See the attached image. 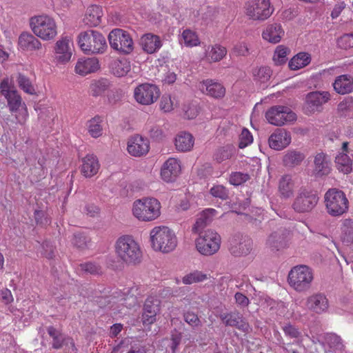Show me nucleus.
<instances>
[{
  "mask_svg": "<svg viewBox=\"0 0 353 353\" xmlns=\"http://www.w3.org/2000/svg\"><path fill=\"white\" fill-rule=\"evenodd\" d=\"M0 93L6 99L8 109L14 116L17 123L24 125L29 117L26 105L8 77L0 83Z\"/></svg>",
  "mask_w": 353,
  "mask_h": 353,
  "instance_id": "1",
  "label": "nucleus"
},
{
  "mask_svg": "<svg viewBox=\"0 0 353 353\" xmlns=\"http://www.w3.org/2000/svg\"><path fill=\"white\" fill-rule=\"evenodd\" d=\"M150 240L152 249L162 253L172 252L178 243L175 232L165 225L153 228L150 232Z\"/></svg>",
  "mask_w": 353,
  "mask_h": 353,
  "instance_id": "2",
  "label": "nucleus"
},
{
  "mask_svg": "<svg viewBox=\"0 0 353 353\" xmlns=\"http://www.w3.org/2000/svg\"><path fill=\"white\" fill-rule=\"evenodd\" d=\"M117 256L127 264H137L141 262L142 252L139 244L130 235L120 236L115 243Z\"/></svg>",
  "mask_w": 353,
  "mask_h": 353,
  "instance_id": "3",
  "label": "nucleus"
},
{
  "mask_svg": "<svg viewBox=\"0 0 353 353\" xmlns=\"http://www.w3.org/2000/svg\"><path fill=\"white\" fill-rule=\"evenodd\" d=\"M159 201L152 197H144L134 201L132 214L139 221L149 222L157 219L161 214Z\"/></svg>",
  "mask_w": 353,
  "mask_h": 353,
  "instance_id": "4",
  "label": "nucleus"
},
{
  "mask_svg": "<svg viewBox=\"0 0 353 353\" xmlns=\"http://www.w3.org/2000/svg\"><path fill=\"white\" fill-rule=\"evenodd\" d=\"M77 43L81 50L87 54H102L108 48L105 37L92 30L81 32Z\"/></svg>",
  "mask_w": 353,
  "mask_h": 353,
  "instance_id": "5",
  "label": "nucleus"
},
{
  "mask_svg": "<svg viewBox=\"0 0 353 353\" xmlns=\"http://www.w3.org/2000/svg\"><path fill=\"white\" fill-rule=\"evenodd\" d=\"M30 26L35 36L43 41H50L57 35V26L53 18L42 14L30 19Z\"/></svg>",
  "mask_w": 353,
  "mask_h": 353,
  "instance_id": "6",
  "label": "nucleus"
},
{
  "mask_svg": "<svg viewBox=\"0 0 353 353\" xmlns=\"http://www.w3.org/2000/svg\"><path fill=\"white\" fill-rule=\"evenodd\" d=\"M324 203L328 214L340 216L349 208V201L345 193L336 188L329 189L324 195Z\"/></svg>",
  "mask_w": 353,
  "mask_h": 353,
  "instance_id": "7",
  "label": "nucleus"
},
{
  "mask_svg": "<svg viewBox=\"0 0 353 353\" xmlns=\"http://www.w3.org/2000/svg\"><path fill=\"white\" fill-rule=\"evenodd\" d=\"M314 279L312 270L307 265H296L291 269L288 282L291 288L298 292L307 291Z\"/></svg>",
  "mask_w": 353,
  "mask_h": 353,
  "instance_id": "8",
  "label": "nucleus"
},
{
  "mask_svg": "<svg viewBox=\"0 0 353 353\" xmlns=\"http://www.w3.org/2000/svg\"><path fill=\"white\" fill-rule=\"evenodd\" d=\"M221 236L215 231L206 230L195 240L196 250L203 256H212L220 249Z\"/></svg>",
  "mask_w": 353,
  "mask_h": 353,
  "instance_id": "9",
  "label": "nucleus"
},
{
  "mask_svg": "<svg viewBox=\"0 0 353 353\" xmlns=\"http://www.w3.org/2000/svg\"><path fill=\"white\" fill-rule=\"evenodd\" d=\"M319 202V197L313 191L305 188H300L292 205V209L298 213L311 212Z\"/></svg>",
  "mask_w": 353,
  "mask_h": 353,
  "instance_id": "10",
  "label": "nucleus"
},
{
  "mask_svg": "<svg viewBox=\"0 0 353 353\" xmlns=\"http://www.w3.org/2000/svg\"><path fill=\"white\" fill-rule=\"evenodd\" d=\"M110 46L123 54H130L134 50V42L130 34L122 29H114L108 35Z\"/></svg>",
  "mask_w": 353,
  "mask_h": 353,
  "instance_id": "11",
  "label": "nucleus"
},
{
  "mask_svg": "<svg viewBox=\"0 0 353 353\" xmlns=\"http://www.w3.org/2000/svg\"><path fill=\"white\" fill-rule=\"evenodd\" d=\"M245 10L250 19L260 21L268 19L273 12L270 7V0H248Z\"/></svg>",
  "mask_w": 353,
  "mask_h": 353,
  "instance_id": "12",
  "label": "nucleus"
},
{
  "mask_svg": "<svg viewBox=\"0 0 353 353\" xmlns=\"http://www.w3.org/2000/svg\"><path fill=\"white\" fill-rule=\"evenodd\" d=\"M268 123L281 126L296 120V114L288 107L276 105L270 108L265 113Z\"/></svg>",
  "mask_w": 353,
  "mask_h": 353,
  "instance_id": "13",
  "label": "nucleus"
},
{
  "mask_svg": "<svg viewBox=\"0 0 353 353\" xmlns=\"http://www.w3.org/2000/svg\"><path fill=\"white\" fill-rule=\"evenodd\" d=\"M73 41L69 36H61L54 46V61L57 64H65L72 57Z\"/></svg>",
  "mask_w": 353,
  "mask_h": 353,
  "instance_id": "14",
  "label": "nucleus"
},
{
  "mask_svg": "<svg viewBox=\"0 0 353 353\" xmlns=\"http://www.w3.org/2000/svg\"><path fill=\"white\" fill-rule=\"evenodd\" d=\"M159 89L155 85L142 83L134 90V97L139 104L149 105L154 103L159 97Z\"/></svg>",
  "mask_w": 353,
  "mask_h": 353,
  "instance_id": "15",
  "label": "nucleus"
},
{
  "mask_svg": "<svg viewBox=\"0 0 353 353\" xmlns=\"http://www.w3.org/2000/svg\"><path fill=\"white\" fill-rule=\"evenodd\" d=\"M252 240L246 235L237 234L229 240V250L234 256H245L252 250Z\"/></svg>",
  "mask_w": 353,
  "mask_h": 353,
  "instance_id": "16",
  "label": "nucleus"
},
{
  "mask_svg": "<svg viewBox=\"0 0 353 353\" xmlns=\"http://www.w3.org/2000/svg\"><path fill=\"white\" fill-rule=\"evenodd\" d=\"M48 333L52 339V347L54 349H60L63 344H65V353H77L74 343L71 339H65L63 335L52 326L48 327Z\"/></svg>",
  "mask_w": 353,
  "mask_h": 353,
  "instance_id": "17",
  "label": "nucleus"
},
{
  "mask_svg": "<svg viewBox=\"0 0 353 353\" xmlns=\"http://www.w3.org/2000/svg\"><path fill=\"white\" fill-rule=\"evenodd\" d=\"M305 307L309 311L321 314L327 310L329 302L323 294L316 293L306 299Z\"/></svg>",
  "mask_w": 353,
  "mask_h": 353,
  "instance_id": "18",
  "label": "nucleus"
},
{
  "mask_svg": "<svg viewBox=\"0 0 353 353\" xmlns=\"http://www.w3.org/2000/svg\"><path fill=\"white\" fill-rule=\"evenodd\" d=\"M127 149L132 156L141 157L148 152L150 143L147 139L139 135H135L128 140Z\"/></svg>",
  "mask_w": 353,
  "mask_h": 353,
  "instance_id": "19",
  "label": "nucleus"
},
{
  "mask_svg": "<svg viewBox=\"0 0 353 353\" xmlns=\"http://www.w3.org/2000/svg\"><path fill=\"white\" fill-rule=\"evenodd\" d=\"M291 143V135L289 132L283 128L276 129L269 137L270 147L275 150L285 148Z\"/></svg>",
  "mask_w": 353,
  "mask_h": 353,
  "instance_id": "20",
  "label": "nucleus"
},
{
  "mask_svg": "<svg viewBox=\"0 0 353 353\" xmlns=\"http://www.w3.org/2000/svg\"><path fill=\"white\" fill-rule=\"evenodd\" d=\"M181 170L179 161L175 158H169L162 166L161 178L165 182L174 181L180 174Z\"/></svg>",
  "mask_w": 353,
  "mask_h": 353,
  "instance_id": "21",
  "label": "nucleus"
},
{
  "mask_svg": "<svg viewBox=\"0 0 353 353\" xmlns=\"http://www.w3.org/2000/svg\"><path fill=\"white\" fill-rule=\"evenodd\" d=\"M199 88L202 93L214 99H221L225 94L224 86L212 79H206L200 82Z\"/></svg>",
  "mask_w": 353,
  "mask_h": 353,
  "instance_id": "22",
  "label": "nucleus"
},
{
  "mask_svg": "<svg viewBox=\"0 0 353 353\" xmlns=\"http://www.w3.org/2000/svg\"><path fill=\"white\" fill-rule=\"evenodd\" d=\"M220 319L227 326L235 327L244 332H248L250 330L249 324L238 312L235 311L221 314Z\"/></svg>",
  "mask_w": 353,
  "mask_h": 353,
  "instance_id": "23",
  "label": "nucleus"
},
{
  "mask_svg": "<svg viewBox=\"0 0 353 353\" xmlns=\"http://www.w3.org/2000/svg\"><path fill=\"white\" fill-rule=\"evenodd\" d=\"M159 301L152 297L148 298L144 303L142 322L143 325H149L157 320V314L159 312Z\"/></svg>",
  "mask_w": 353,
  "mask_h": 353,
  "instance_id": "24",
  "label": "nucleus"
},
{
  "mask_svg": "<svg viewBox=\"0 0 353 353\" xmlns=\"http://www.w3.org/2000/svg\"><path fill=\"white\" fill-rule=\"evenodd\" d=\"M288 232L280 229L270 234L266 241V245L272 251H278L284 248L287 243Z\"/></svg>",
  "mask_w": 353,
  "mask_h": 353,
  "instance_id": "25",
  "label": "nucleus"
},
{
  "mask_svg": "<svg viewBox=\"0 0 353 353\" xmlns=\"http://www.w3.org/2000/svg\"><path fill=\"white\" fill-rule=\"evenodd\" d=\"M139 45L145 52L153 54L161 48L162 43L159 36L147 33L140 38Z\"/></svg>",
  "mask_w": 353,
  "mask_h": 353,
  "instance_id": "26",
  "label": "nucleus"
},
{
  "mask_svg": "<svg viewBox=\"0 0 353 353\" xmlns=\"http://www.w3.org/2000/svg\"><path fill=\"white\" fill-rule=\"evenodd\" d=\"M330 94L327 92H313L307 95V109L310 112L318 111L319 108L330 99Z\"/></svg>",
  "mask_w": 353,
  "mask_h": 353,
  "instance_id": "27",
  "label": "nucleus"
},
{
  "mask_svg": "<svg viewBox=\"0 0 353 353\" xmlns=\"http://www.w3.org/2000/svg\"><path fill=\"white\" fill-rule=\"evenodd\" d=\"M19 48L24 51L39 50L42 47L41 42L32 34L22 32L18 39Z\"/></svg>",
  "mask_w": 353,
  "mask_h": 353,
  "instance_id": "28",
  "label": "nucleus"
},
{
  "mask_svg": "<svg viewBox=\"0 0 353 353\" xmlns=\"http://www.w3.org/2000/svg\"><path fill=\"white\" fill-rule=\"evenodd\" d=\"M331 170V163L329 157L324 153H319L314 157L313 174L315 176L327 175Z\"/></svg>",
  "mask_w": 353,
  "mask_h": 353,
  "instance_id": "29",
  "label": "nucleus"
},
{
  "mask_svg": "<svg viewBox=\"0 0 353 353\" xmlns=\"http://www.w3.org/2000/svg\"><path fill=\"white\" fill-rule=\"evenodd\" d=\"M81 172L86 178H90L97 174L100 164L94 154H87L82 159Z\"/></svg>",
  "mask_w": 353,
  "mask_h": 353,
  "instance_id": "30",
  "label": "nucleus"
},
{
  "mask_svg": "<svg viewBox=\"0 0 353 353\" xmlns=\"http://www.w3.org/2000/svg\"><path fill=\"white\" fill-rule=\"evenodd\" d=\"M99 63L97 58L80 59L76 63L75 72L82 76L94 72L99 68Z\"/></svg>",
  "mask_w": 353,
  "mask_h": 353,
  "instance_id": "31",
  "label": "nucleus"
},
{
  "mask_svg": "<svg viewBox=\"0 0 353 353\" xmlns=\"http://www.w3.org/2000/svg\"><path fill=\"white\" fill-rule=\"evenodd\" d=\"M333 87L340 94H345L353 91V77L349 74H342L336 77Z\"/></svg>",
  "mask_w": 353,
  "mask_h": 353,
  "instance_id": "32",
  "label": "nucleus"
},
{
  "mask_svg": "<svg viewBox=\"0 0 353 353\" xmlns=\"http://www.w3.org/2000/svg\"><path fill=\"white\" fill-rule=\"evenodd\" d=\"M284 35V30L278 23L268 25L263 30L262 37L263 39L270 43H277Z\"/></svg>",
  "mask_w": 353,
  "mask_h": 353,
  "instance_id": "33",
  "label": "nucleus"
},
{
  "mask_svg": "<svg viewBox=\"0 0 353 353\" xmlns=\"http://www.w3.org/2000/svg\"><path fill=\"white\" fill-rule=\"evenodd\" d=\"M103 15L102 8L99 6L92 5L87 8L83 21L89 26L95 27L101 23Z\"/></svg>",
  "mask_w": 353,
  "mask_h": 353,
  "instance_id": "34",
  "label": "nucleus"
},
{
  "mask_svg": "<svg viewBox=\"0 0 353 353\" xmlns=\"http://www.w3.org/2000/svg\"><path fill=\"white\" fill-rule=\"evenodd\" d=\"M193 136L186 132H181L175 137L174 145L176 149L182 152L190 151L194 146Z\"/></svg>",
  "mask_w": 353,
  "mask_h": 353,
  "instance_id": "35",
  "label": "nucleus"
},
{
  "mask_svg": "<svg viewBox=\"0 0 353 353\" xmlns=\"http://www.w3.org/2000/svg\"><path fill=\"white\" fill-rule=\"evenodd\" d=\"M216 215V210L212 208H208L197 215L196 223L192 228L194 232H200L213 218Z\"/></svg>",
  "mask_w": 353,
  "mask_h": 353,
  "instance_id": "36",
  "label": "nucleus"
},
{
  "mask_svg": "<svg viewBox=\"0 0 353 353\" xmlns=\"http://www.w3.org/2000/svg\"><path fill=\"white\" fill-rule=\"evenodd\" d=\"M227 50L219 44L208 46L205 51V58L208 62H218L226 55Z\"/></svg>",
  "mask_w": 353,
  "mask_h": 353,
  "instance_id": "37",
  "label": "nucleus"
},
{
  "mask_svg": "<svg viewBox=\"0 0 353 353\" xmlns=\"http://www.w3.org/2000/svg\"><path fill=\"white\" fill-rule=\"evenodd\" d=\"M112 73L118 77L125 76L131 70L130 61L125 58L115 59L110 65Z\"/></svg>",
  "mask_w": 353,
  "mask_h": 353,
  "instance_id": "38",
  "label": "nucleus"
},
{
  "mask_svg": "<svg viewBox=\"0 0 353 353\" xmlns=\"http://www.w3.org/2000/svg\"><path fill=\"white\" fill-rule=\"evenodd\" d=\"M294 184L290 175H284L279 180V191L283 198H290L293 195Z\"/></svg>",
  "mask_w": 353,
  "mask_h": 353,
  "instance_id": "39",
  "label": "nucleus"
},
{
  "mask_svg": "<svg viewBox=\"0 0 353 353\" xmlns=\"http://www.w3.org/2000/svg\"><path fill=\"white\" fill-rule=\"evenodd\" d=\"M341 230L342 241L347 245H353V220L350 219L343 220Z\"/></svg>",
  "mask_w": 353,
  "mask_h": 353,
  "instance_id": "40",
  "label": "nucleus"
},
{
  "mask_svg": "<svg viewBox=\"0 0 353 353\" xmlns=\"http://www.w3.org/2000/svg\"><path fill=\"white\" fill-rule=\"evenodd\" d=\"M335 163L340 172L344 174H347L351 172L352 160L349 154L339 152L335 158Z\"/></svg>",
  "mask_w": 353,
  "mask_h": 353,
  "instance_id": "41",
  "label": "nucleus"
},
{
  "mask_svg": "<svg viewBox=\"0 0 353 353\" xmlns=\"http://www.w3.org/2000/svg\"><path fill=\"white\" fill-rule=\"evenodd\" d=\"M310 56L305 52H301L294 56L289 62V68L296 70L307 65L310 62Z\"/></svg>",
  "mask_w": 353,
  "mask_h": 353,
  "instance_id": "42",
  "label": "nucleus"
},
{
  "mask_svg": "<svg viewBox=\"0 0 353 353\" xmlns=\"http://www.w3.org/2000/svg\"><path fill=\"white\" fill-rule=\"evenodd\" d=\"M101 122L102 119L99 116H96L88 121L87 128L92 137L98 138L102 135L103 128Z\"/></svg>",
  "mask_w": 353,
  "mask_h": 353,
  "instance_id": "43",
  "label": "nucleus"
},
{
  "mask_svg": "<svg viewBox=\"0 0 353 353\" xmlns=\"http://www.w3.org/2000/svg\"><path fill=\"white\" fill-rule=\"evenodd\" d=\"M305 159V155L301 152L296 150L288 151L283 157L285 165L294 167L299 165Z\"/></svg>",
  "mask_w": 353,
  "mask_h": 353,
  "instance_id": "44",
  "label": "nucleus"
},
{
  "mask_svg": "<svg viewBox=\"0 0 353 353\" xmlns=\"http://www.w3.org/2000/svg\"><path fill=\"white\" fill-rule=\"evenodd\" d=\"M109 86L110 82L108 79L95 80L90 84V92L94 97L101 96L108 89Z\"/></svg>",
  "mask_w": 353,
  "mask_h": 353,
  "instance_id": "45",
  "label": "nucleus"
},
{
  "mask_svg": "<svg viewBox=\"0 0 353 353\" xmlns=\"http://www.w3.org/2000/svg\"><path fill=\"white\" fill-rule=\"evenodd\" d=\"M181 43L186 47L196 46L200 43L199 39L195 32L190 30H185L181 34L180 39Z\"/></svg>",
  "mask_w": 353,
  "mask_h": 353,
  "instance_id": "46",
  "label": "nucleus"
},
{
  "mask_svg": "<svg viewBox=\"0 0 353 353\" xmlns=\"http://www.w3.org/2000/svg\"><path fill=\"white\" fill-rule=\"evenodd\" d=\"M17 81L19 87L26 93L29 94H35V89L32 84L30 79L23 74L19 73L17 76Z\"/></svg>",
  "mask_w": 353,
  "mask_h": 353,
  "instance_id": "47",
  "label": "nucleus"
},
{
  "mask_svg": "<svg viewBox=\"0 0 353 353\" xmlns=\"http://www.w3.org/2000/svg\"><path fill=\"white\" fill-rule=\"evenodd\" d=\"M234 150L233 147L228 145L221 148L216 150L214 154V159L218 163H221L230 159L234 154Z\"/></svg>",
  "mask_w": 353,
  "mask_h": 353,
  "instance_id": "48",
  "label": "nucleus"
},
{
  "mask_svg": "<svg viewBox=\"0 0 353 353\" xmlns=\"http://www.w3.org/2000/svg\"><path fill=\"white\" fill-rule=\"evenodd\" d=\"M208 279V276L205 274L200 271H194L186 274L182 279V281L184 284L190 285L197 282H201Z\"/></svg>",
  "mask_w": 353,
  "mask_h": 353,
  "instance_id": "49",
  "label": "nucleus"
},
{
  "mask_svg": "<svg viewBox=\"0 0 353 353\" xmlns=\"http://www.w3.org/2000/svg\"><path fill=\"white\" fill-rule=\"evenodd\" d=\"M254 80L261 82H267L271 76V70L268 67H260L253 70L252 72Z\"/></svg>",
  "mask_w": 353,
  "mask_h": 353,
  "instance_id": "50",
  "label": "nucleus"
},
{
  "mask_svg": "<svg viewBox=\"0 0 353 353\" xmlns=\"http://www.w3.org/2000/svg\"><path fill=\"white\" fill-rule=\"evenodd\" d=\"M289 49L284 46H278L274 51L273 61L276 65H282L287 61Z\"/></svg>",
  "mask_w": 353,
  "mask_h": 353,
  "instance_id": "51",
  "label": "nucleus"
},
{
  "mask_svg": "<svg viewBox=\"0 0 353 353\" xmlns=\"http://www.w3.org/2000/svg\"><path fill=\"white\" fill-rule=\"evenodd\" d=\"M210 194L216 198L226 200L228 198V190L222 185H216L210 190Z\"/></svg>",
  "mask_w": 353,
  "mask_h": 353,
  "instance_id": "52",
  "label": "nucleus"
},
{
  "mask_svg": "<svg viewBox=\"0 0 353 353\" xmlns=\"http://www.w3.org/2000/svg\"><path fill=\"white\" fill-rule=\"evenodd\" d=\"M252 141L253 137L250 132L245 128L243 129L239 135V147L240 148H244L251 144Z\"/></svg>",
  "mask_w": 353,
  "mask_h": 353,
  "instance_id": "53",
  "label": "nucleus"
},
{
  "mask_svg": "<svg viewBox=\"0 0 353 353\" xmlns=\"http://www.w3.org/2000/svg\"><path fill=\"white\" fill-rule=\"evenodd\" d=\"M160 108L165 112H171L176 104L170 95L164 94L161 99Z\"/></svg>",
  "mask_w": 353,
  "mask_h": 353,
  "instance_id": "54",
  "label": "nucleus"
},
{
  "mask_svg": "<svg viewBox=\"0 0 353 353\" xmlns=\"http://www.w3.org/2000/svg\"><path fill=\"white\" fill-rule=\"evenodd\" d=\"M249 175L240 172L232 173L230 176V183L234 185H239L249 179Z\"/></svg>",
  "mask_w": 353,
  "mask_h": 353,
  "instance_id": "55",
  "label": "nucleus"
},
{
  "mask_svg": "<svg viewBox=\"0 0 353 353\" xmlns=\"http://www.w3.org/2000/svg\"><path fill=\"white\" fill-rule=\"evenodd\" d=\"M337 45L339 48L347 49L353 47V33L345 34L337 41Z\"/></svg>",
  "mask_w": 353,
  "mask_h": 353,
  "instance_id": "56",
  "label": "nucleus"
},
{
  "mask_svg": "<svg viewBox=\"0 0 353 353\" xmlns=\"http://www.w3.org/2000/svg\"><path fill=\"white\" fill-rule=\"evenodd\" d=\"M283 331L285 335L291 339H299L301 337V332L299 329L291 324H287L283 327Z\"/></svg>",
  "mask_w": 353,
  "mask_h": 353,
  "instance_id": "57",
  "label": "nucleus"
},
{
  "mask_svg": "<svg viewBox=\"0 0 353 353\" xmlns=\"http://www.w3.org/2000/svg\"><path fill=\"white\" fill-rule=\"evenodd\" d=\"M80 270L91 274H97L101 272L100 266L92 262L81 263L80 265Z\"/></svg>",
  "mask_w": 353,
  "mask_h": 353,
  "instance_id": "58",
  "label": "nucleus"
},
{
  "mask_svg": "<svg viewBox=\"0 0 353 353\" xmlns=\"http://www.w3.org/2000/svg\"><path fill=\"white\" fill-rule=\"evenodd\" d=\"M183 318L184 321L193 327H198L201 324L198 316L194 312H188L185 313Z\"/></svg>",
  "mask_w": 353,
  "mask_h": 353,
  "instance_id": "59",
  "label": "nucleus"
},
{
  "mask_svg": "<svg viewBox=\"0 0 353 353\" xmlns=\"http://www.w3.org/2000/svg\"><path fill=\"white\" fill-rule=\"evenodd\" d=\"M184 117L188 119L195 118L198 114V108L196 105H188L183 108Z\"/></svg>",
  "mask_w": 353,
  "mask_h": 353,
  "instance_id": "60",
  "label": "nucleus"
},
{
  "mask_svg": "<svg viewBox=\"0 0 353 353\" xmlns=\"http://www.w3.org/2000/svg\"><path fill=\"white\" fill-rule=\"evenodd\" d=\"M87 237L81 234L74 235L72 243L79 248H84L87 245Z\"/></svg>",
  "mask_w": 353,
  "mask_h": 353,
  "instance_id": "61",
  "label": "nucleus"
},
{
  "mask_svg": "<svg viewBox=\"0 0 353 353\" xmlns=\"http://www.w3.org/2000/svg\"><path fill=\"white\" fill-rule=\"evenodd\" d=\"M346 4L343 1H338L334 6L333 10L331 12V17L332 19H336L345 8Z\"/></svg>",
  "mask_w": 353,
  "mask_h": 353,
  "instance_id": "62",
  "label": "nucleus"
},
{
  "mask_svg": "<svg viewBox=\"0 0 353 353\" xmlns=\"http://www.w3.org/2000/svg\"><path fill=\"white\" fill-rule=\"evenodd\" d=\"M236 304L241 307H248L250 303L249 299L241 292H236L234 295Z\"/></svg>",
  "mask_w": 353,
  "mask_h": 353,
  "instance_id": "63",
  "label": "nucleus"
},
{
  "mask_svg": "<svg viewBox=\"0 0 353 353\" xmlns=\"http://www.w3.org/2000/svg\"><path fill=\"white\" fill-rule=\"evenodd\" d=\"M232 52L237 56H245L248 53V48L245 43H239L234 46Z\"/></svg>",
  "mask_w": 353,
  "mask_h": 353,
  "instance_id": "64",
  "label": "nucleus"
}]
</instances>
